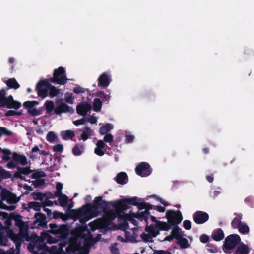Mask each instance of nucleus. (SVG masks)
I'll return each instance as SVG.
<instances>
[{"instance_id": "f257e3e1", "label": "nucleus", "mask_w": 254, "mask_h": 254, "mask_svg": "<svg viewBox=\"0 0 254 254\" xmlns=\"http://www.w3.org/2000/svg\"><path fill=\"white\" fill-rule=\"evenodd\" d=\"M85 228H76L73 231L72 236L70 238L68 246L66 248V253L63 250V248L65 246L66 243L63 240L59 244L58 247L53 246L50 248V254H74L76 251H79L78 254H87L88 246L93 245L95 241L90 236L88 237V240L83 238V233L86 231Z\"/></svg>"}, {"instance_id": "f03ea898", "label": "nucleus", "mask_w": 254, "mask_h": 254, "mask_svg": "<svg viewBox=\"0 0 254 254\" xmlns=\"http://www.w3.org/2000/svg\"><path fill=\"white\" fill-rule=\"evenodd\" d=\"M129 208V204L127 202V199L117 202L115 205V211L113 210L108 211L103 218L97 219L89 223L91 230L93 231L98 228H112V221L116 218V213Z\"/></svg>"}, {"instance_id": "7ed1b4c3", "label": "nucleus", "mask_w": 254, "mask_h": 254, "mask_svg": "<svg viewBox=\"0 0 254 254\" xmlns=\"http://www.w3.org/2000/svg\"><path fill=\"white\" fill-rule=\"evenodd\" d=\"M105 204V201L101 197H97L94 200V204H89L82 207L78 212L80 222L84 223L98 216L103 210Z\"/></svg>"}, {"instance_id": "20e7f679", "label": "nucleus", "mask_w": 254, "mask_h": 254, "mask_svg": "<svg viewBox=\"0 0 254 254\" xmlns=\"http://www.w3.org/2000/svg\"><path fill=\"white\" fill-rule=\"evenodd\" d=\"M127 202L130 204L138 205L140 210L145 209L143 212L135 214L130 212L129 214H120L119 217L123 218L125 221L129 220L134 225H137V220H141L146 218V215H148V210L152 208V206L146 203H139V199L137 197L127 199Z\"/></svg>"}, {"instance_id": "39448f33", "label": "nucleus", "mask_w": 254, "mask_h": 254, "mask_svg": "<svg viewBox=\"0 0 254 254\" xmlns=\"http://www.w3.org/2000/svg\"><path fill=\"white\" fill-rule=\"evenodd\" d=\"M151 220L155 223V225L147 226L145 229L146 233L141 235V238L145 242H151L152 238L157 236L160 230L168 231L171 228L167 223L158 221L153 216H151Z\"/></svg>"}, {"instance_id": "423d86ee", "label": "nucleus", "mask_w": 254, "mask_h": 254, "mask_svg": "<svg viewBox=\"0 0 254 254\" xmlns=\"http://www.w3.org/2000/svg\"><path fill=\"white\" fill-rule=\"evenodd\" d=\"M0 218L6 219L5 223L7 226L10 225L11 221L13 220L15 222L16 225L20 229V235L17 236V237H19L18 239H26V240H27V230L28 229V226L22 221L21 217L20 216L12 214L8 216L7 213L0 211ZM1 226L2 224L0 222V227Z\"/></svg>"}, {"instance_id": "0eeeda50", "label": "nucleus", "mask_w": 254, "mask_h": 254, "mask_svg": "<svg viewBox=\"0 0 254 254\" xmlns=\"http://www.w3.org/2000/svg\"><path fill=\"white\" fill-rule=\"evenodd\" d=\"M36 90L38 95L42 98L47 96L48 91L49 92V95L51 97H53L59 93V90L55 87L49 85L46 80L39 82L36 86Z\"/></svg>"}, {"instance_id": "6e6552de", "label": "nucleus", "mask_w": 254, "mask_h": 254, "mask_svg": "<svg viewBox=\"0 0 254 254\" xmlns=\"http://www.w3.org/2000/svg\"><path fill=\"white\" fill-rule=\"evenodd\" d=\"M6 231L7 234L6 235L10 237L12 240H13L15 243H16V248L18 249L19 247V244L20 242L23 241L24 240L29 241V238L28 236V234L27 233V240H26V239H18L19 237L17 236L20 235V232L18 234H15L13 232L9 229V228H1L0 229V244L1 245H6L7 240V239L3 237V233L4 232V231Z\"/></svg>"}, {"instance_id": "1a4fd4ad", "label": "nucleus", "mask_w": 254, "mask_h": 254, "mask_svg": "<svg viewBox=\"0 0 254 254\" xmlns=\"http://www.w3.org/2000/svg\"><path fill=\"white\" fill-rule=\"evenodd\" d=\"M5 91L4 90L0 92V104L2 106H6L8 108L18 109L21 106L20 102L13 100L12 96L5 97Z\"/></svg>"}, {"instance_id": "9d476101", "label": "nucleus", "mask_w": 254, "mask_h": 254, "mask_svg": "<svg viewBox=\"0 0 254 254\" xmlns=\"http://www.w3.org/2000/svg\"><path fill=\"white\" fill-rule=\"evenodd\" d=\"M241 238L237 234H232L228 236L225 240L223 246V251L226 253H230L231 251L240 242Z\"/></svg>"}, {"instance_id": "9b49d317", "label": "nucleus", "mask_w": 254, "mask_h": 254, "mask_svg": "<svg viewBox=\"0 0 254 254\" xmlns=\"http://www.w3.org/2000/svg\"><path fill=\"white\" fill-rule=\"evenodd\" d=\"M168 222L171 225L178 224L182 220V216L179 211L168 210L166 212Z\"/></svg>"}, {"instance_id": "f8f14e48", "label": "nucleus", "mask_w": 254, "mask_h": 254, "mask_svg": "<svg viewBox=\"0 0 254 254\" xmlns=\"http://www.w3.org/2000/svg\"><path fill=\"white\" fill-rule=\"evenodd\" d=\"M68 80L65 76V71L62 67L54 70L52 82H55L59 84H64Z\"/></svg>"}, {"instance_id": "ddd939ff", "label": "nucleus", "mask_w": 254, "mask_h": 254, "mask_svg": "<svg viewBox=\"0 0 254 254\" xmlns=\"http://www.w3.org/2000/svg\"><path fill=\"white\" fill-rule=\"evenodd\" d=\"M181 232V229L178 227H175L172 231L171 234L178 240L179 244L182 248H187L189 247L188 241L182 237Z\"/></svg>"}, {"instance_id": "4468645a", "label": "nucleus", "mask_w": 254, "mask_h": 254, "mask_svg": "<svg viewBox=\"0 0 254 254\" xmlns=\"http://www.w3.org/2000/svg\"><path fill=\"white\" fill-rule=\"evenodd\" d=\"M137 174L142 177L148 176L151 173L149 164L145 162L141 163L136 168Z\"/></svg>"}, {"instance_id": "2eb2a0df", "label": "nucleus", "mask_w": 254, "mask_h": 254, "mask_svg": "<svg viewBox=\"0 0 254 254\" xmlns=\"http://www.w3.org/2000/svg\"><path fill=\"white\" fill-rule=\"evenodd\" d=\"M38 103L36 101H26L24 103V106L27 108L28 112L33 116H37L41 114V111L38 110L35 106Z\"/></svg>"}, {"instance_id": "dca6fc26", "label": "nucleus", "mask_w": 254, "mask_h": 254, "mask_svg": "<svg viewBox=\"0 0 254 254\" xmlns=\"http://www.w3.org/2000/svg\"><path fill=\"white\" fill-rule=\"evenodd\" d=\"M208 218V215L202 211H197L193 215L194 220L197 224L204 223L207 221Z\"/></svg>"}, {"instance_id": "f3484780", "label": "nucleus", "mask_w": 254, "mask_h": 254, "mask_svg": "<svg viewBox=\"0 0 254 254\" xmlns=\"http://www.w3.org/2000/svg\"><path fill=\"white\" fill-rule=\"evenodd\" d=\"M1 199L3 201H6L8 204H15L18 201L16 196L7 191L2 192Z\"/></svg>"}, {"instance_id": "a211bd4d", "label": "nucleus", "mask_w": 254, "mask_h": 254, "mask_svg": "<svg viewBox=\"0 0 254 254\" xmlns=\"http://www.w3.org/2000/svg\"><path fill=\"white\" fill-rule=\"evenodd\" d=\"M91 109V105L85 102L81 103L76 108L77 113L83 116H85Z\"/></svg>"}, {"instance_id": "6ab92c4d", "label": "nucleus", "mask_w": 254, "mask_h": 254, "mask_svg": "<svg viewBox=\"0 0 254 254\" xmlns=\"http://www.w3.org/2000/svg\"><path fill=\"white\" fill-rule=\"evenodd\" d=\"M74 110L65 103H61L58 107L54 109V112L56 114L60 115L63 113L73 112Z\"/></svg>"}, {"instance_id": "aec40b11", "label": "nucleus", "mask_w": 254, "mask_h": 254, "mask_svg": "<svg viewBox=\"0 0 254 254\" xmlns=\"http://www.w3.org/2000/svg\"><path fill=\"white\" fill-rule=\"evenodd\" d=\"M53 234L58 237H64L68 233V229L66 226H60L57 228L53 230Z\"/></svg>"}, {"instance_id": "412c9836", "label": "nucleus", "mask_w": 254, "mask_h": 254, "mask_svg": "<svg viewBox=\"0 0 254 254\" xmlns=\"http://www.w3.org/2000/svg\"><path fill=\"white\" fill-rule=\"evenodd\" d=\"M111 79L109 76L106 73L101 74L98 78V85L101 86H107L110 82Z\"/></svg>"}, {"instance_id": "4be33fe9", "label": "nucleus", "mask_w": 254, "mask_h": 254, "mask_svg": "<svg viewBox=\"0 0 254 254\" xmlns=\"http://www.w3.org/2000/svg\"><path fill=\"white\" fill-rule=\"evenodd\" d=\"M105 146V144L103 140H98L96 143V147L94 150L95 153L99 156H103L104 154V152L103 149Z\"/></svg>"}, {"instance_id": "5701e85b", "label": "nucleus", "mask_w": 254, "mask_h": 254, "mask_svg": "<svg viewBox=\"0 0 254 254\" xmlns=\"http://www.w3.org/2000/svg\"><path fill=\"white\" fill-rule=\"evenodd\" d=\"M249 248L245 244L242 243L236 249L234 254H248Z\"/></svg>"}, {"instance_id": "b1692460", "label": "nucleus", "mask_w": 254, "mask_h": 254, "mask_svg": "<svg viewBox=\"0 0 254 254\" xmlns=\"http://www.w3.org/2000/svg\"><path fill=\"white\" fill-rule=\"evenodd\" d=\"M116 181L120 184H125L128 181V177L124 172L119 173L116 176Z\"/></svg>"}, {"instance_id": "393cba45", "label": "nucleus", "mask_w": 254, "mask_h": 254, "mask_svg": "<svg viewBox=\"0 0 254 254\" xmlns=\"http://www.w3.org/2000/svg\"><path fill=\"white\" fill-rule=\"evenodd\" d=\"M224 233L220 229H217L213 231L212 234V238L215 241H220L224 238Z\"/></svg>"}, {"instance_id": "a878e982", "label": "nucleus", "mask_w": 254, "mask_h": 254, "mask_svg": "<svg viewBox=\"0 0 254 254\" xmlns=\"http://www.w3.org/2000/svg\"><path fill=\"white\" fill-rule=\"evenodd\" d=\"M61 134L63 139L67 140L71 139L74 136L75 132L73 130H68L62 131Z\"/></svg>"}, {"instance_id": "bb28decb", "label": "nucleus", "mask_w": 254, "mask_h": 254, "mask_svg": "<svg viewBox=\"0 0 254 254\" xmlns=\"http://www.w3.org/2000/svg\"><path fill=\"white\" fill-rule=\"evenodd\" d=\"M13 157L14 160L20 163L21 165H24L27 163V158L24 155L14 153Z\"/></svg>"}, {"instance_id": "cd10ccee", "label": "nucleus", "mask_w": 254, "mask_h": 254, "mask_svg": "<svg viewBox=\"0 0 254 254\" xmlns=\"http://www.w3.org/2000/svg\"><path fill=\"white\" fill-rule=\"evenodd\" d=\"M45 176V173L42 171H37L33 173L32 174V178L36 179H39L38 180L39 181V185H42L44 183V180L43 179H40L42 177H43Z\"/></svg>"}, {"instance_id": "c85d7f7f", "label": "nucleus", "mask_w": 254, "mask_h": 254, "mask_svg": "<svg viewBox=\"0 0 254 254\" xmlns=\"http://www.w3.org/2000/svg\"><path fill=\"white\" fill-rule=\"evenodd\" d=\"M92 135L93 131L88 127H85L81 134V139L85 141Z\"/></svg>"}, {"instance_id": "c756f323", "label": "nucleus", "mask_w": 254, "mask_h": 254, "mask_svg": "<svg viewBox=\"0 0 254 254\" xmlns=\"http://www.w3.org/2000/svg\"><path fill=\"white\" fill-rule=\"evenodd\" d=\"M113 128L112 124L108 123L103 126L100 129V132L101 134H105Z\"/></svg>"}, {"instance_id": "7c9ffc66", "label": "nucleus", "mask_w": 254, "mask_h": 254, "mask_svg": "<svg viewBox=\"0 0 254 254\" xmlns=\"http://www.w3.org/2000/svg\"><path fill=\"white\" fill-rule=\"evenodd\" d=\"M58 137L53 131H50L46 136V139L51 143H53L58 140Z\"/></svg>"}, {"instance_id": "2f4dec72", "label": "nucleus", "mask_w": 254, "mask_h": 254, "mask_svg": "<svg viewBox=\"0 0 254 254\" xmlns=\"http://www.w3.org/2000/svg\"><path fill=\"white\" fill-rule=\"evenodd\" d=\"M93 110L95 112H99L102 107V102L98 98H96L93 101Z\"/></svg>"}, {"instance_id": "473e14b6", "label": "nucleus", "mask_w": 254, "mask_h": 254, "mask_svg": "<svg viewBox=\"0 0 254 254\" xmlns=\"http://www.w3.org/2000/svg\"><path fill=\"white\" fill-rule=\"evenodd\" d=\"M83 145L78 144L72 149L73 154L75 155H80L84 151Z\"/></svg>"}, {"instance_id": "72a5a7b5", "label": "nucleus", "mask_w": 254, "mask_h": 254, "mask_svg": "<svg viewBox=\"0 0 254 254\" xmlns=\"http://www.w3.org/2000/svg\"><path fill=\"white\" fill-rule=\"evenodd\" d=\"M44 106L45 107L47 113L50 114L51 112L54 110V104L53 101H47L44 104Z\"/></svg>"}, {"instance_id": "f704fd0d", "label": "nucleus", "mask_w": 254, "mask_h": 254, "mask_svg": "<svg viewBox=\"0 0 254 254\" xmlns=\"http://www.w3.org/2000/svg\"><path fill=\"white\" fill-rule=\"evenodd\" d=\"M7 86L10 88L17 89L19 87V85L14 78L9 79L6 83Z\"/></svg>"}, {"instance_id": "c9c22d12", "label": "nucleus", "mask_w": 254, "mask_h": 254, "mask_svg": "<svg viewBox=\"0 0 254 254\" xmlns=\"http://www.w3.org/2000/svg\"><path fill=\"white\" fill-rule=\"evenodd\" d=\"M242 216H239L233 219L231 223V225L234 228H238L240 225L242 223L241 221Z\"/></svg>"}, {"instance_id": "e433bc0d", "label": "nucleus", "mask_w": 254, "mask_h": 254, "mask_svg": "<svg viewBox=\"0 0 254 254\" xmlns=\"http://www.w3.org/2000/svg\"><path fill=\"white\" fill-rule=\"evenodd\" d=\"M239 231L244 234H248L249 232V227L245 223H242L238 228Z\"/></svg>"}, {"instance_id": "4c0bfd02", "label": "nucleus", "mask_w": 254, "mask_h": 254, "mask_svg": "<svg viewBox=\"0 0 254 254\" xmlns=\"http://www.w3.org/2000/svg\"><path fill=\"white\" fill-rule=\"evenodd\" d=\"M29 208L34 209L35 211H39L41 209V205L39 203L37 202H31L28 203Z\"/></svg>"}, {"instance_id": "58836bf2", "label": "nucleus", "mask_w": 254, "mask_h": 254, "mask_svg": "<svg viewBox=\"0 0 254 254\" xmlns=\"http://www.w3.org/2000/svg\"><path fill=\"white\" fill-rule=\"evenodd\" d=\"M3 153L2 158L5 161H8L10 158L11 152L7 149H4L1 150Z\"/></svg>"}, {"instance_id": "ea45409f", "label": "nucleus", "mask_w": 254, "mask_h": 254, "mask_svg": "<svg viewBox=\"0 0 254 254\" xmlns=\"http://www.w3.org/2000/svg\"><path fill=\"white\" fill-rule=\"evenodd\" d=\"M60 204L62 206H65L67 203V197L65 195H61L59 197Z\"/></svg>"}, {"instance_id": "a19ab883", "label": "nucleus", "mask_w": 254, "mask_h": 254, "mask_svg": "<svg viewBox=\"0 0 254 254\" xmlns=\"http://www.w3.org/2000/svg\"><path fill=\"white\" fill-rule=\"evenodd\" d=\"M10 173L0 166V177L2 178H8L10 177Z\"/></svg>"}, {"instance_id": "79ce46f5", "label": "nucleus", "mask_w": 254, "mask_h": 254, "mask_svg": "<svg viewBox=\"0 0 254 254\" xmlns=\"http://www.w3.org/2000/svg\"><path fill=\"white\" fill-rule=\"evenodd\" d=\"M74 100V98L72 96V93H66L65 94V101L69 103H73Z\"/></svg>"}, {"instance_id": "37998d69", "label": "nucleus", "mask_w": 254, "mask_h": 254, "mask_svg": "<svg viewBox=\"0 0 254 254\" xmlns=\"http://www.w3.org/2000/svg\"><path fill=\"white\" fill-rule=\"evenodd\" d=\"M63 146L62 144H57L53 147V150L56 152H62L63 150Z\"/></svg>"}, {"instance_id": "c03bdc74", "label": "nucleus", "mask_w": 254, "mask_h": 254, "mask_svg": "<svg viewBox=\"0 0 254 254\" xmlns=\"http://www.w3.org/2000/svg\"><path fill=\"white\" fill-rule=\"evenodd\" d=\"M0 208L8 210L10 211L13 210L15 209V207L13 206H6L5 204H3L1 201L0 200Z\"/></svg>"}, {"instance_id": "a18cd8bd", "label": "nucleus", "mask_w": 254, "mask_h": 254, "mask_svg": "<svg viewBox=\"0 0 254 254\" xmlns=\"http://www.w3.org/2000/svg\"><path fill=\"white\" fill-rule=\"evenodd\" d=\"M113 136L110 133L106 134L104 137V141L106 142H111L113 141Z\"/></svg>"}, {"instance_id": "49530a36", "label": "nucleus", "mask_w": 254, "mask_h": 254, "mask_svg": "<svg viewBox=\"0 0 254 254\" xmlns=\"http://www.w3.org/2000/svg\"><path fill=\"white\" fill-rule=\"evenodd\" d=\"M32 171L28 167L22 168L20 172L23 175H27L31 173Z\"/></svg>"}, {"instance_id": "de8ad7c7", "label": "nucleus", "mask_w": 254, "mask_h": 254, "mask_svg": "<svg viewBox=\"0 0 254 254\" xmlns=\"http://www.w3.org/2000/svg\"><path fill=\"white\" fill-rule=\"evenodd\" d=\"M183 226L187 230H190L191 227V222L189 220H185L183 222Z\"/></svg>"}, {"instance_id": "09e8293b", "label": "nucleus", "mask_w": 254, "mask_h": 254, "mask_svg": "<svg viewBox=\"0 0 254 254\" xmlns=\"http://www.w3.org/2000/svg\"><path fill=\"white\" fill-rule=\"evenodd\" d=\"M63 188V185L61 183H57L56 185L57 194L60 195L61 194V190Z\"/></svg>"}, {"instance_id": "8fccbe9b", "label": "nucleus", "mask_w": 254, "mask_h": 254, "mask_svg": "<svg viewBox=\"0 0 254 254\" xmlns=\"http://www.w3.org/2000/svg\"><path fill=\"white\" fill-rule=\"evenodd\" d=\"M35 217L37 219V220L40 221H43L45 218V216L41 213H36L35 214Z\"/></svg>"}, {"instance_id": "3c124183", "label": "nucleus", "mask_w": 254, "mask_h": 254, "mask_svg": "<svg viewBox=\"0 0 254 254\" xmlns=\"http://www.w3.org/2000/svg\"><path fill=\"white\" fill-rule=\"evenodd\" d=\"M73 123L76 126H78L79 125H82V124H84L86 123V120L85 119L83 118L80 120H77L74 121H73Z\"/></svg>"}, {"instance_id": "603ef678", "label": "nucleus", "mask_w": 254, "mask_h": 254, "mask_svg": "<svg viewBox=\"0 0 254 254\" xmlns=\"http://www.w3.org/2000/svg\"><path fill=\"white\" fill-rule=\"evenodd\" d=\"M21 114L19 112H17L14 111L10 110L5 113V115L7 116H14V115H20Z\"/></svg>"}, {"instance_id": "864d4df0", "label": "nucleus", "mask_w": 254, "mask_h": 254, "mask_svg": "<svg viewBox=\"0 0 254 254\" xmlns=\"http://www.w3.org/2000/svg\"><path fill=\"white\" fill-rule=\"evenodd\" d=\"M73 91L76 93L79 94V93H81L84 92L85 90L84 88H83L81 87L78 86V87H76L74 88Z\"/></svg>"}, {"instance_id": "5fc2aeb1", "label": "nucleus", "mask_w": 254, "mask_h": 254, "mask_svg": "<svg viewBox=\"0 0 254 254\" xmlns=\"http://www.w3.org/2000/svg\"><path fill=\"white\" fill-rule=\"evenodd\" d=\"M111 251L113 254H120L119 250L116 247V244H114L111 247Z\"/></svg>"}, {"instance_id": "6e6d98bb", "label": "nucleus", "mask_w": 254, "mask_h": 254, "mask_svg": "<svg viewBox=\"0 0 254 254\" xmlns=\"http://www.w3.org/2000/svg\"><path fill=\"white\" fill-rule=\"evenodd\" d=\"M134 137L133 135L130 134H126V140L127 143H130L132 142Z\"/></svg>"}, {"instance_id": "4d7b16f0", "label": "nucleus", "mask_w": 254, "mask_h": 254, "mask_svg": "<svg viewBox=\"0 0 254 254\" xmlns=\"http://www.w3.org/2000/svg\"><path fill=\"white\" fill-rule=\"evenodd\" d=\"M0 131L2 134H6V135H11V132L4 127H0Z\"/></svg>"}, {"instance_id": "13d9d810", "label": "nucleus", "mask_w": 254, "mask_h": 254, "mask_svg": "<svg viewBox=\"0 0 254 254\" xmlns=\"http://www.w3.org/2000/svg\"><path fill=\"white\" fill-rule=\"evenodd\" d=\"M154 254H172L167 251H164L163 250H154Z\"/></svg>"}, {"instance_id": "bf43d9fd", "label": "nucleus", "mask_w": 254, "mask_h": 254, "mask_svg": "<svg viewBox=\"0 0 254 254\" xmlns=\"http://www.w3.org/2000/svg\"><path fill=\"white\" fill-rule=\"evenodd\" d=\"M209 240V237L207 235H202L200 237V240L202 243H206Z\"/></svg>"}, {"instance_id": "052dcab7", "label": "nucleus", "mask_w": 254, "mask_h": 254, "mask_svg": "<svg viewBox=\"0 0 254 254\" xmlns=\"http://www.w3.org/2000/svg\"><path fill=\"white\" fill-rule=\"evenodd\" d=\"M88 121L91 124H95L97 122V118L94 116H91L88 118Z\"/></svg>"}, {"instance_id": "680f3d73", "label": "nucleus", "mask_w": 254, "mask_h": 254, "mask_svg": "<svg viewBox=\"0 0 254 254\" xmlns=\"http://www.w3.org/2000/svg\"><path fill=\"white\" fill-rule=\"evenodd\" d=\"M155 209H156L158 211L160 212H163L165 211V207L161 206H155Z\"/></svg>"}, {"instance_id": "e2e57ef3", "label": "nucleus", "mask_w": 254, "mask_h": 254, "mask_svg": "<svg viewBox=\"0 0 254 254\" xmlns=\"http://www.w3.org/2000/svg\"><path fill=\"white\" fill-rule=\"evenodd\" d=\"M15 165L12 162H8L7 164V167L9 169H13L15 167Z\"/></svg>"}, {"instance_id": "0e129e2a", "label": "nucleus", "mask_w": 254, "mask_h": 254, "mask_svg": "<svg viewBox=\"0 0 254 254\" xmlns=\"http://www.w3.org/2000/svg\"><path fill=\"white\" fill-rule=\"evenodd\" d=\"M22 175L23 174L19 172L15 174V176L22 180L25 179Z\"/></svg>"}, {"instance_id": "69168bd1", "label": "nucleus", "mask_w": 254, "mask_h": 254, "mask_svg": "<svg viewBox=\"0 0 254 254\" xmlns=\"http://www.w3.org/2000/svg\"><path fill=\"white\" fill-rule=\"evenodd\" d=\"M44 206H52L53 205V202L50 200H48L47 201H45L44 202Z\"/></svg>"}, {"instance_id": "338daca9", "label": "nucleus", "mask_w": 254, "mask_h": 254, "mask_svg": "<svg viewBox=\"0 0 254 254\" xmlns=\"http://www.w3.org/2000/svg\"><path fill=\"white\" fill-rule=\"evenodd\" d=\"M121 228L123 229H126L128 228V224L126 221L124 222L123 225L121 226Z\"/></svg>"}, {"instance_id": "774afa93", "label": "nucleus", "mask_w": 254, "mask_h": 254, "mask_svg": "<svg viewBox=\"0 0 254 254\" xmlns=\"http://www.w3.org/2000/svg\"><path fill=\"white\" fill-rule=\"evenodd\" d=\"M40 149L39 148V147L38 146H35L34 147H33L32 149V152H40Z\"/></svg>"}]
</instances>
